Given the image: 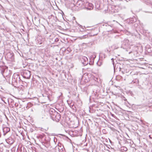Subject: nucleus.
I'll use <instances>...</instances> for the list:
<instances>
[{
	"label": "nucleus",
	"instance_id": "nucleus-1",
	"mask_svg": "<svg viewBox=\"0 0 152 152\" xmlns=\"http://www.w3.org/2000/svg\"><path fill=\"white\" fill-rule=\"evenodd\" d=\"M49 113L52 119L56 122H58L60 119L61 116L59 113L56 112L54 109L51 108Z\"/></svg>",
	"mask_w": 152,
	"mask_h": 152
},
{
	"label": "nucleus",
	"instance_id": "nucleus-2",
	"mask_svg": "<svg viewBox=\"0 0 152 152\" xmlns=\"http://www.w3.org/2000/svg\"><path fill=\"white\" fill-rule=\"evenodd\" d=\"M11 75V72L10 70H9L8 69L5 70V72L2 77V79L0 80L1 82L2 83L5 82L7 80V78L9 79L10 78Z\"/></svg>",
	"mask_w": 152,
	"mask_h": 152
},
{
	"label": "nucleus",
	"instance_id": "nucleus-3",
	"mask_svg": "<svg viewBox=\"0 0 152 152\" xmlns=\"http://www.w3.org/2000/svg\"><path fill=\"white\" fill-rule=\"evenodd\" d=\"M21 80L19 75L17 73H14L12 79V83L13 85H17Z\"/></svg>",
	"mask_w": 152,
	"mask_h": 152
},
{
	"label": "nucleus",
	"instance_id": "nucleus-4",
	"mask_svg": "<svg viewBox=\"0 0 152 152\" xmlns=\"http://www.w3.org/2000/svg\"><path fill=\"white\" fill-rule=\"evenodd\" d=\"M129 46V40L125 39L122 42L121 48L123 49H126Z\"/></svg>",
	"mask_w": 152,
	"mask_h": 152
},
{
	"label": "nucleus",
	"instance_id": "nucleus-5",
	"mask_svg": "<svg viewBox=\"0 0 152 152\" xmlns=\"http://www.w3.org/2000/svg\"><path fill=\"white\" fill-rule=\"evenodd\" d=\"M22 75L23 78L29 79L31 76V72L28 70L25 71L23 72Z\"/></svg>",
	"mask_w": 152,
	"mask_h": 152
},
{
	"label": "nucleus",
	"instance_id": "nucleus-6",
	"mask_svg": "<svg viewBox=\"0 0 152 152\" xmlns=\"http://www.w3.org/2000/svg\"><path fill=\"white\" fill-rule=\"evenodd\" d=\"M81 61L84 66H86L88 64V59L87 58L86 56H82L81 57Z\"/></svg>",
	"mask_w": 152,
	"mask_h": 152
},
{
	"label": "nucleus",
	"instance_id": "nucleus-7",
	"mask_svg": "<svg viewBox=\"0 0 152 152\" xmlns=\"http://www.w3.org/2000/svg\"><path fill=\"white\" fill-rule=\"evenodd\" d=\"M8 67L5 66H0V73L3 76L5 70L7 69Z\"/></svg>",
	"mask_w": 152,
	"mask_h": 152
},
{
	"label": "nucleus",
	"instance_id": "nucleus-8",
	"mask_svg": "<svg viewBox=\"0 0 152 152\" xmlns=\"http://www.w3.org/2000/svg\"><path fill=\"white\" fill-rule=\"evenodd\" d=\"M6 142L7 143L10 145L12 144L14 142V139L12 137H9L6 140Z\"/></svg>",
	"mask_w": 152,
	"mask_h": 152
},
{
	"label": "nucleus",
	"instance_id": "nucleus-9",
	"mask_svg": "<svg viewBox=\"0 0 152 152\" xmlns=\"http://www.w3.org/2000/svg\"><path fill=\"white\" fill-rule=\"evenodd\" d=\"M3 134L5 136L6 134L10 131V129L8 127H4L3 129Z\"/></svg>",
	"mask_w": 152,
	"mask_h": 152
},
{
	"label": "nucleus",
	"instance_id": "nucleus-10",
	"mask_svg": "<svg viewBox=\"0 0 152 152\" xmlns=\"http://www.w3.org/2000/svg\"><path fill=\"white\" fill-rule=\"evenodd\" d=\"M113 26H110V25H108L107 26V29H109V30L108 31L109 32V31H112V32H113V33H115L116 32V31H114L113 30Z\"/></svg>",
	"mask_w": 152,
	"mask_h": 152
},
{
	"label": "nucleus",
	"instance_id": "nucleus-11",
	"mask_svg": "<svg viewBox=\"0 0 152 152\" xmlns=\"http://www.w3.org/2000/svg\"><path fill=\"white\" fill-rule=\"evenodd\" d=\"M54 39V37L53 36L50 35L49 38L50 42L52 44H54V41L53 39Z\"/></svg>",
	"mask_w": 152,
	"mask_h": 152
},
{
	"label": "nucleus",
	"instance_id": "nucleus-12",
	"mask_svg": "<svg viewBox=\"0 0 152 152\" xmlns=\"http://www.w3.org/2000/svg\"><path fill=\"white\" fill-rule=\"evenodd\" d=\"M6 56L8 58L12 59L13 56V54L11 52H9L7 54Z\"/></svg>",
	"mask_w": 152,
	"mask_h": 152
},
{
	"label": "nucleus",
	"instance_id": "nucleus-13",
	"mask_svg": "<svg viewBox=\"0 0 152 152\" xmlns=\"http://www.w3.org/2000/svg\"><path fill=\"white\" fill-rule=\"evenodd\" d=\"M129 22L131 23H133L134 22H135L137 20L136 18L134 17L132 18H131L129 19Z\"/></svg>",
	"mask_w": 152,
	"mask_h": 152
},
{
	"label": "nucleus",
	"instance_id": "nucleus-14",
	"mask_svg": "<svg viewBox=\"0 0 152 152\" xmlns=\"http://www.w3.org/2000/svg\"><path fill=\"white\" fill-rule=\"evenodd\" d=\"M87 4H88L89 7H87V8L86 7V8L88 10H91L93 9V5L92 4L88 3V4L87 3Z\"/></svg>",
	"mask_w": 152,
	"mask_h": 152
},
{
	"label": "nucleus",
	"instance_id": "nucleus-15",
	"mask_svg": "<svg viewBox=\"0 0 152 152\" xmlns=\"http://www.w3.org/2000/svg\"><path fill=\"white\" fill-rule=\"evenodd\" d=\"M77 5H79L80 7L82 6L83 4V3L81 1H78L76 4Z\"/></svg>",
	"mask_w": 152,
	"mask_h": 152
},
{
	"label": "nucleus",
	"instance_id": "nucleus-16",
	"mask_svg": "<svg viewBox=\"0 0 152 152\" xmlns=\"http://www.w3.org/2000/svg\"><path fill=\"white\" fill-rule=\"evenodd\" d=\"M111 59L112 60V63H113V65L114 69V70L115 71V68L116 65L115 66L114 65V63L113 58H111Z\"/></svg>",
	"mask_w": 152,
	"mask_h": 152
},
{
	"label": "nucleus",
	"instance_id": "nucleus-17",
	"mask_svg": "<svg viewBox=\"0 0 152 152\" xmlns=\"http://www.w3.org/2000/svg\"><path fill=\"white\" fill-rule=\"evenodd\" d=\"M54 39V44L59 41V39L57 38H56L55 37H54V39H53V40Z\"/></svg>",
	"mask_w": 152,
	"mask_h": 152
},
{
	"label": "nucleus",
	"instance_id": "nucleus-18",
	"mask_svg": "<svg viewBox=\"0 0 152 152\" xmlns=\"http://www.w3.org/2000/svg\"><path fill=\"white\" fill-rule=\"evenodd\" d=\"M37 137H38V138L42 139L44 137V135H39Z\"/></svg>",
	"mask_w": 152,
	"mask_h": 152
},
{
	"label": "nucleus",
	"instance_id": "nucleus-19",
	"mask_svg": "<svg viewBox=\"0 0 152 152\" xmlns=\"http://www.w3.org/2000/svg\"><path fill=\"white\" fill-rule=\"evenodd\" d=\"M123 150L124 151H126L128 149L126 147H123Z\"/></svg>",
	"mask_w": 152,
	"mask_h": 152
},
{
	"label": "nucleus",
	"instance_id": "nucleus-20",
	"mask_svg": "<svg viewBox=\"0 0 152 152\" xmlns=\"http://www.w3.org/2000/svg\"><path fill=\"white\" fill-rule=\"evenodd\" d=\"M17 150H20V151H21V149L20 148V147H18V148H17Z\"/></svg>",
	"mask_w": 152,
	"mask_h": 152
},
{
	"label": "nucleus",
	"instance_id": "nucleus-21",
	"mask_svg": "<svg viewBox=\"0 0 152 152\" xmlns=\"http://www.w3.org/2000/svg\"><path fill=\"white\" fill-rule=\"evenodd\" d=\"M94 80L96 81H98V79L97 78H95V79H94Z\"/></svg>",
	"mask_w": 152,
	"mask_h": 152
},
{
	"label": "nucleus",
	"instance_id": "nucleus-22",
	"mask_svg": "<svg viewBox=\"0 0 152 152\" xmlns=\"http://www.w3.org/2000/svg\"><path fill=\"white\" fill-rule=\"evenodd\" d=\"M99 62H98L97 64L99 66H100L102 64H101V63H100V64H99Z\"/></svg>",
	"mask_w": 152,
	"mask_h": 152
},
{
	"label": "nucleus",
	"instance_id": "nucleus-23",
	"mask_svg": "<svg viewBox=\"0 0 152 152\" xmlns=\"http://www.w3.org/2000/svg\"><path fill=\"white\" fill-rule=\"evenodd\" d=\"M118 47H116L115 46V47H114V49H118Z\"/></svg>",
	"mask_w": 152,
	"mask_h": 152
},
{
	"label": "nucleus",
	"instance_id": "nucleus-24",
	"mask_svg": "<svg viewBox=\"0 0 152 152\" xmlns=\"http://www.w3.org/2000/svg\"><path fill=\"white\" fill-rule=\"evenodd\" d=\"M80 31H83V29L81 30H80Z\"/></svg>",
	"mask_w": 152,
	"mask_h": 152
},
{
	"label": "nucleus",
	"instance_id": "nucleus-25",
	"mask_svg": "<svg viewBox=\"0 0 152 152\" xmlns=\"http://www.w3.org/2000/svg\"><path fill=\"white\" fill-rule=\"evenodd\" d=\"M119 69H120V71H121V68L120 67Z\"/></svg>",
	"mask_w": 152,
	"mask_h": 152
},
{
	"label": "nucleus",
	"instance_id": "nucleus-26",
	"mask_svg": "<svg viewBox=\"0 0 152 152\" xmlns=\"http://www.w3.org/2000/svg\"><path fill=\"white\" fill-rule=\"evenodd\" d=\"M48 34V32L47 31H46V34Z\"/></svg>",
	"mask_w": 152,
	"mask_h": 152
},
{
	"label": "nucleus",
	"instance_id": "nucleus-27",
	"mask_svg": "<svg viewBox=\"0 0 152 152\" xmlns=\"http://www.w3.org/2000/svg\"><path fill=\"white\" fill-rule=\"evenodd\" d=\"M47 97L48 98V96H47Z\"/></svg>",
	"mask_w": 152,
	"mask_h": 152
},
{
	"label": "nucleus",
	"instance_id": "nucleus-28",
	"mask_svg": "<svg viewBox=\"0 0 152 152\" xmlns=\"http://www.w3.org/2000/svg\"><path fill=\"white\" fill-rule=\"evenodd\" d=\"M42 96H44V95H43V94H42Z\"/></svg>",
	"mask_w": 152,
	"mask_h": 152
},
{
	"label": "nucleus",
	"instance_id": "nucleus-29",
	"mask_svg": "<svg viewBox=\"0 0 152 152\" xmlns=\"http://www.w3.org/2000/svg\"><path fill=\"white\" fill-rule=\"evenodd\" d=\"M58 146H60V145H59V144L58 145Z\"/></svg>",
	"mask_w": 152,
	"mask_h": 152
},
{
	"label": "nucleus",
	"instance_id": "nucleus-30",
	"mask_svg": "<svg viewBox=\"0 0 152 152\" xmlns=\"http://www.w3.org/2000/svg\"><path fill=\"white\" fill-rule=\"evenodd\" d=\"M58 146H60V145H59V144L58 145Z\"/></svg>",
	"mask_w": 152,
	"mask_h": 152
}]
</instances>
